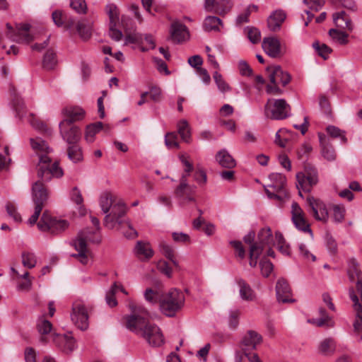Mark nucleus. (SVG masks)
Masks as SVG:
<instances>
[{"label": "nucleus", "instance_id": "obj_44", "mask_svg": "<svg viewBox=\"0 0 362 362\" xmlns=\"http://www.w3.org/2000/svg\"><path fill=\"white\" fill-rule=\"evenodd\" d=\"M21 259L23 265L29 269L34 268L37 264L36 256L31 252H23L21 254Z\"/></svg>", "mask_w": 362, "mask_h": 362}, {"label": "nucleus", "instance_id": "obj_6", "mask_svg": "<svg viewBox=\"0 0 362 362\" xmlns=\"http://www.w3.org/2000/svg\"><path fill=\"white\" fill-rule=\"evenodd\" d=\"M271 84L267 86V92L272 95H281L283 91L278 86L279 83L286 86L291 81V76L284 72L280 66H270L267 68Z\"/></svg>", "mask_w": 362, "mask_h": 362}, {"label": "nucleus", "instance_id": "obj_3", "mask_svg": "<svg viewBox=\"0 0 362 362\" xmlns=\"http://www.w3.org/2000/svg\"><path fill=\"white\" fill-rule=\"evenodd\" d=\"M100 206L106 216L104 218L105 227L112 229L123 223V217L127 212L124 203L110 192H104L100 197Z\"/></svg>", "mask_w": 362, "mask_h": 362}, {"label": "nucleus", "instance_id": "obj_64", "mask_svg": "<svg viewBox=\"0 0 362 362\" xmlns=\"http://www.w3.org/2000/svg\"><path fill=\"white\" fill-rule=\"evenodd\" d=\"M260 269L262 275L265 277L269 276L273 270V264L268 260H262L259 263Z\"/></svg>", "mask_w": 362, "mask_h": 362}, {"label": "nucleus", "instance_id": "obj_50", "mask_svg": "<svg viewBox=\"0 0 362 362\" xmlns=\"http://www.w3.org/2000/svg\"><path fill=\"white\" fill-rule=\"evenodd\" d=\"M313 48L317 52L319 56L322 57L324 59H327L329 57V54L332 52V49L324 43H320L318 41L313 42Z\"/></svg>", "mask_w": 362, "mask_h": 362}, {"label": "nucleus", "instance_id": "obj_36", "mask_svg": "<svg viewBox=\"0 0 362 362\" xmlns=\"http://www.w3.org/2000/svg\"><path fill=\"white\" fill-rule=\"evenodd\" d=\"M220 26H223V23L221 20L216 17L209 16H207L204 21L203 28L205 31L210 32L212 30L219 31Z\"/></svg>", "mask_w": 362, "mask_h": 362}, {"label": "nucleus", "instance_id": "obj_1", "mask_svg": "<svg viewBox=\"0 0 362 362\" xmlns=\"http://www.w3.org/2000/svg\"><path fill=\"white\" fill-rule=\"evenodd\" d=\"M130 314L124 317L125 327L144 339L152 347H159L164 343V337L160 327L150 321V313L143 305L130 303Z\"/></svg>", "mask_w": 362, "mask_h": 362}, {"label": "nucleus", "instance_id": "obj_12", "mask_svg": "<svg viewBox=\"0 0 362 362\" xmlns=\"http://www.w3.org/2000/svg\"><path fill=\"white\" fill-rule=\"evenodd\" d=\"M6 37L13 42L28 43L33 40V37L29 33L30 25L28 23L17 25L16 30L9 23H6Z\"/></svg>", "mask_w": 362, "mask_h": 362}, {"label": "nucleus", "instance_id": "obj_23", "mask_svg": "<svg viewBox=\"0 0 362 362\" xmlns=\"http://www.w3.org/2000/svg\"><path fill=\"white\" fill-rule=\"evenodd\" d=\"M60 134L64 140L69 144H76L81 138V131L79 128L71 124H66L64 126H59Z\"/></svg>", "mask_w": 362, "mask_h": 362}, {"label": "nucleus", "instance_id": "obj_17", "mask_svg": "<svg viewBox=\"0 0 362 362\" xmlns=\"http://www.w3.org/2000/svg\"><path fill=\"white\" fill-rule=\"evenodd\" d=\"M292 221L296 227L303 232H308L313 236L310 224L306 221L305 214L297 202H293L291 206Z\"/></svg>", "mask_w": 362, "mask_h": 362}, {"label": "nucleus", "instance_id": "obj_47", "mask_svg": "<svg viewBox=\"0 0 362 362\" xmlns=\"http://www.w3.org/2000/svg\"><path fill=\"white\" fill-rule=\"evenodd\" d=\"M263 251V248L262 246L258 245L257 244H253L250 246V265L252 267H255L257 266V259Z\"/></svg>", "mask_w": 362, "mask_h": 362}, {"label": "nucleus", "instance_id": "obj_24", "mask_svg": "<svg viewBox=\"0 0 362 362\" xmlns=\"http://www.w3.org/2000/svg\"><path fill=\"white\" fill-rule=\"evenodd\" d=\"M264 51L271 57L276 58L281 54V45L279 40L274 37H264L262 41Z\"/></svg>", "mask_w": 362, "mask_h": 362}, {"label": "nucleus", "instance_id": "obj_26", "mask_svg": "<svg viewBox=\"0 0 362 362\" xmlns=\"http://www.w3.org/2000/svg\"><path fill=\"white\" fill-rule=\"evenodd\" d=\"M286 17V13L282 10L274 11L267 18L268 28L272 32L279 31Z\"/></svg>", "mask_w": 362, "mask_h": 362}, {"label": "nucleus", "instance_id": "obj_60", "mask_svg": "<svg viewBox=\"0 0 362 362\" xmlns=\"http://www.w3.org/2000/svg\"><path fill=\"white\" fill-rule=\"evenodd\" d=\"M325 240L327 250L332 255H335L337 252V244L336 240L329 233H327L325 235Z\"/></svg>", "mask_w": 362, "mask_h": 362}, {"label": "nucleus", "instance_id": "obj_38", "mask_svg": "<svg viewBox=\"0 0 362 362\" xmlns=\"http://www.w3.org/2000/svg\"><path fill=\"white\" fill-rule=\"evenodd\" d=\"M329 35L334 42L340 45H345L349 42V34L338 29H330L329 30Z\"/></svg>", "mask_w": 362, "mask_h": 362}, {"label": "nucleus", "instance_id": "obj_51", "mask_svg": "<svg viewBox=\"0 0 362 362\" xmlns=\"http://www.w3.org/2000/svg\"><path fill=\"white\" fill-rule=\"evenodd\" d=\"M160 249L162 254L170 260L175 266H177V262L175 259V252L173 248L165 243L163 242L160 244Z\"/></svg>", "mask_w": 362, "mask_h": 362}, {"label": "nucleus", "instance_id": "obj_19", "mask_svg": "<svg viewBox=\"0 0 362 362\" xmlns=\"http://www.w3.org/2000/svg\"><path fill=\"white\" fill-rule=\"evenodd\" d=\"M276 294L278 302L287 303H293L295 299L292 298V292L288 281L281 278L279 279L276 285Z\"/></svg>", "mask_w": 362, "mask_h": 362}, {"label": "nucleus", "instance_id": "obj_13", "mask_svg": "<svg viewBox=\"0 0 362 362\" xmlns=\"http://www.w3.org/2000/svg\"><path fill=\"white\" fill-rule=\"evenodd\" d=\"M71 318L74 325L81 330H86L88 327V315L85 305L81 303H75L73 305Z\"/></svg>", "mask_w": 362, "mask_h": 362}, {"label": "nucleus", "instance_id": "obj_55", "mask_svg": "<svg viewBox=\"0 0 362 362\" xmlns=\"http://www.w3.org/2000/svg\"><path fill=\"white\" fill-rule=\"evenodd\" d=\"M37 329L40 334L46 335L51 332L52 325L49 320L40 318L37 321Z\"/></svg>", "mask_w": 362, "mask_h": 362}, {"label": "nucleus", "instance_id": "obj_5", "mask_svg": "<svg viewBox=\"0 0 362 362\" xmlns=\"http://www.w3.org/2000/svg\"><path fill=\"white\" fill-rule=\"evenodd\" d=\"M88 241L99 243L101 241V238L95 233H94V237H92L90 231L88 229H86L80 231L76 238L73 241V246L78 251V253L71 255V257L78 259L84 265L88 264L90 255L87 245Z\"/></svg>", "mask_w": 362, "mask_h": 362}, {"label": "nucleus", "instance_id": "obj_15", "mask_svg": "<svg viewBox=\"0 0 362 362\" xmlns=\"http://www.w3.org/2000/svg\"><path fill=\"white\" fill-rule=\"evenodd\" d=\"M306 202L309 207L308 211L313 214L316 220L323 222L327 221L329 217L328 211L325 204L321 200L308 196Z\"/></svg>", "mask_w": 362, "mask_h": 362}, {"label": "nucleus", "instance_id": "obj_45", "mask_svg": "<svg viewBox=\"0 0 362 362\" xmlns=\"http://www.w3.org/2000/svg\"><path fill=\"white\" fill-rule=\"evenodd\" d=\"M12 103L16 116L19 119H23L26 115V109L23 99L18 96H15Z\"/></svg>", "mask_w": 362, "mask_h": 362}, {"label": "nucleus", "instance_id": "obj_28", "mask_svg": "<svg viewBox=\"0 0 362 362\" xmlns=\"http://www.w3.org/2000/svg\"><path fill=\"white\" fill-rule=\"evenodd\" d=\"M332 17L334 24L339 28L347 30L349 31L353 30L351 20L344 11H340L334 13Z\"/></svg>", "mask_w": 362, "mask_h": 362}, {"label": "nucleus", "instance_id": "obj_48", "mask_svg": "<svg viewBox=\"0 0 362 362\" xmlns=\"http://www.w3.org/2000/svg\"><path fill=\"white\" fill-rule=\"evenodd\" d=\"M245 33L252 44H257L260 41L261 33L258 28L247 26L245 28Z\"/></svg>", "mask_w": 362, "mask_h": 362}, {"label": "nucleus", "instance_id": "obj_59", "mask_svg": "<svg viewBox=\"0 0 362 362\" xmlns=\"http://www.w3.org/2000/svg\"><path fill=\"white\" fill-rule=\"evenodd\" d=\"M288 133H290L289 130L284 129V128L280 129L276 133L275 141H274L275 144L279 145L281 147H285L288 139L284 138V137L283 139H281V136H284L286 134H288Z\"/></svg>", "mask_w": 362, "mask_h": 362}, {"label": "nucleus", "instance_id": "obj_56", "mask_svg": "<svg viewBox=\"0 0 362 362\" xmlns=\"http://www.w3.org/2000/svg\"><path fill=\"white\" fill-rule=\"evenodd\" d=\"M213 78L220 91L225 93L230 90L229 85L224 81L221 74L218 71L214 73Z\"/></svg>", "mask_w": 362, "mask_h": 362}, {"label": "nucleus", "instance_id": "obj_4", "mask_svg": "<svg viewBox=\"0 0 362 362\" xmlns=\"http://www.w3.org/2000/svg\"><path fill=\"white\" fill-rule=\"evenodd\" d=\"M185 301L184 293L180 290L172 288L164 293L160 298V311L168 317H174L182 308Z\"/></svg>", "mask_w": 362, "mask_h": 362}, {"label": "nucleus", "instance_id": "obj_58", "mask_svg": "<svg viewBox=\"0 0 362 362\" xmlns=\"http://www.w3.org/2000/svg\"><path fill=\"white\" fill-rule=\"evenodd\" d=\"M310 322L316 325L317 327H332L334 326V321L332 320L331 317H320L312 319L309 320Z\"/></svg>", "mask_w": 362, "mask_h": 362}, {"label": "nucleus", "instance_id": "obj_8", "mask_svg": "<svg viewBox=\"0 0 362 362\" xmlns=\"http://www.w3.org/2000/svg\"><path fill=\"white\" fill-rule=\"evenodd\" d=\"M33 200L35 203V211L28 219L30 225L35 224L48 199V192L44 183L41 180L35 182L32 187Z\"/></svg>", "mask_w": 362, "mask_h": 362}, {"label": "nucleus", "instance_id": "obj_42", "mask_svg": "<svg viewBox=\"0 0 362 362\" xmlns=\"http://www.w3.org/2000/svg\"><path fill=\"white\" fill-rule=\"evenodd\" d=\"M28 122L30 123V124L37 130L40 131V132L43 133L46 136H51L52 135V129L44 122L41 121L36 120L34 118V116L33 114H30L29 115Z\"/></svg>", "mask_w": 362, "mask_h": 362}, {"label": "nucleus", "instance_id": "obj_52", "mask_svg": "<svg viewBox=\"0 0 362 362\" xmlns=\"http://www.w3.org/2000/svg\"><path fill=\"white\" fill-rule=\"evenodd\" d=\"M165 144L168 148H179L177 133L175 132H168L165 136Z\"/></svg>", "mask_w": 362, "mask_h": 362}, {"label": "nucleus", "instance_id": "obj_21", "mask_svg": "<svg viewBox=\"0 0 362 362\" xmlns=\"http://www.w3.org/2000/svg\"><path fill=\"white\" fill-rule=\"evenodd\" d=\"M262 338L260 334L253 330H250L243 337L241 344L240 349H242L246 356H248L250 351L256 349L257 344H260Z\"/></svg>", "mask_w": 362, "mask_h": 362}, {"label": "nucleus", "instance_id": "obj_43", "mask_svg": "<svg viewBox=\"0 0 362 362\" xmlns=\"http://www.w3.org/2000/svg\"><path fill=\"white\" fill-rule=\"evenodd\" d=\"M105 12L109 16L110 24L117 25L119 22V11L117 6L114 4H108L105 6Z\"/></svg>", "mask_w": 362, "mask_h": 362}, {"label": "nucleus", "instance_id": "obj_31", "mask_svg": "<svg viewBox=\"0 0 362 362\" xmlns=\"http://www.w3.org/2000/svg\"><path fill=\"white\" fill-rule=\"evenodd\" d=\"M319 139L321 146L322 156L328 161H333L336 159V153L332 146L326 143L325 136L319 134Z\"/></svg>", "mask_w": 362, "mask_h": 362}, {"label": "nucleus", "instance_id": "obj_61", "mask_svg": "<svg viewBox=\"0 0 362 362\" xmlns=\"http://www.w3.org/2000/svg\"><path fill=\"white\" fill-rule=\"evenodd\" d=\"M6 210L7 211L8 215L13 218V221L16 222L21 221V216L18 213L16 207L15 205L11 202H8L6 205Z\"/></svg>", "mask_w": 362, "mask_h": 362}, {"label": "nucleus", "instance_id": "obj_30", "mask_svg": "<svg viewBox=\"0 0 362 362\" xmlns=\"http://www.w3.org/2000/svg\"><path fill=\"white\" fill-rule=\"evenodd\" d=\"M216 160L220 165L226 168H233L236 165L235 159L226 149H222L216 153Z\"/></svg>", "mask_w": 362, "mask_h": 362}, {"label": "nucleus", "instance_id": "obj_16", "mask_svg": "<svg viewBox=\"0 0 362 362\" xmlns=\"http://www.w3.org/2000/svg\"><path fill=\"white\" fill-rule=\"evenodd\" d=\"M233 6L232 0H205L204 8L206 11L225 16L230 11Z\"/></svg>", "mask_w": 362, "mask_h": 362}, {"label": "nucleus", "instance_id": "obj_37", "mask_svg": "<svg viewBox=\"0 0 362 362\" xmlns=\"http://www.w3.org/2000/svg\"><path fill=\"white\" fill-rule=\"evenodd\" d=\"M177 133L180 134L182 140L186 143H189L191 139V130L188 122L186 119H181L177 124Z\"/></svg>", "mask_w": 362, "mask_h": 362}, {"label": "nucleus", "instance_id": "obj_20", "mask_svg": "<svg viewBox=\"0 0 362 362\" xmlns=\"http://www.w3.org/2000/svg\"><path fill=\"white\" fill-rule=\"evenodd\" d=\"M170 38L174 43H181L189 38L187 26L180 22H173L170 28Z\"/></svg>", "mask_w": 362, "mask_h": 362}, {"label": "nucleus", "instance_id": "obj_33", "mask_svg": "<svg viewBox=\"0 0 362 362\" xmlns=\"http://www.w3.org/2000/svg\"><path fill=\"white\" fill-rule=\"evenodd\" d=\"M318 351L324 356L332 355L336 349V343L332 338H326L321 341L318 345Z\"/></svg>", "mask_w": 362, "mask_h": 362}, {"label": "nucleus", "instance_id": "obj_53", "mask_svg": "<svg viewBox=\"0 0 362 362\" xmlns=\"http://www.w3.org/2000/svg\"><path fill=\"white\" fill-rule=\"evenodd\" d=\"M326 131L331 137L340 138L342 143H346L347 139L345 136V132L341 130L339 128L333 125H329L327 127Z\"/></svg>", "mask_w": 362, "mask_h": 362}, {"label": "nucleus", "instance_id": "obj_54", "mask_svg": "<svg viewBox=\"0 0 362 362\" xmlns=\"http://www.w3.org/2000/svg\"><path fill=\"white\" fill-rule=\"evenodd\" d=\"M194 180L201 186L204 185L207 182V175L204 169L200 166L197 165L195 171L193 174Z\"/></svg>", "mask_w": 362, "mask_h": 362}, {"label": "nucleus", "instance_id": "obj_25", "mask_svg": "<svg viewBox=\"0 0 362 362\" xmlns=\"http://www.w3.org/2000/svg\"><path fill=\"white\" fill-rule=\"evenodd\" d=\"M163 293L162 284H156L152 288H147L144 293V296L148 303L152 305L159 303L160 305V298H163Z\"/></svg>", "mask_w": 362, "mask_h": 362}, {"label": "nucleus", "instance_id": "obj_49", "mask_svg": "<svg viewBox=\"0 0 362 362\" xmlns=\"http://www.w3.org/2000/svg\"><path fill=\"white\" fill-rule=\"evenodd\" d=\"M348 274L351 280H354L355 278L360 280L361 270L359 265L355 259H351L349 262Z\"/></svg>", "mask_w": 362, "mask_h": 362}, {"label": "nucleus", "instance_id": "obj_9", "mask_svg": "<svg viewBox=\"0 0 362 362\" xmlns=\"http://www.w3.org/2000/svg\"><path fill=\"white\" fill-rule=\"evenodd\" d=\"M267 117L284 119L291 116V106L284 99H269L264 106Z\"/></svg>", "mask_w": 362, "mask_h": 362}, {"label": "nucleus", "instance_id": "obj_10", "mask_svg": "<svg viewBox=\"0 0 362 362\" xmlns=\"http://www.w3.org/2000/svg\"><path fill=\"white\" fill-rule=\"evenodd\" d=\"M69 226V223L65 220H57L52 218L47 211H45L37 223V227L41 231H48L52 234H59L65 230Z\"/></svg>", "mask_w": 362, "mask_h": 362}, {"label": "nucleus", "instance_id": "obj_2", "mask_svg": "<svg viewBox=\"0 0 362 362\" xmlns=\"http://www.w3.org/2000/svg\"><path fill=\"white\" fill-rule=\"evenodd\" d=\"M30 144L33 150L39 157L37 164V176L43 182H49L52 177L59 178L63 176V170L59 167V162L52 163L49 154L52 149L47 143L40 137L30 138Z\"/></svg>", "mask_w": 362, "mask_h": 362}, {"label": "nucleus", "instance_id": "obj_29", "mask_svg": "<svg viewBox=\"0 0 362 362\" xmlns=\"http://www.w3.org/2000/svg\"><path fill=\"white\" fill-rule=\"evenodd\" d=\"M236 283L239 286L240 298L247 301H253L256 299V293L251 286L243 279H237Z\"/></svg>", "mask_w": 362, "mask_h": 362}, {"label": "nucleus", "instance_id": "obj_18", "mask_svg": "<svg viewBox=\"0 0 362 362\" xmlns=\"http://www.w3.org/2000/svg\"><path fill=\"white\" fill-rule=\"evenodd\" d=\"M195 190V185H189L188 183V179L185 178V177H181L180 179V184L175 189V194L183 202H194Z\"/></svg>", "mask_w": 362, "mask_h": 362}, {"label": "nucleus", "instance_id": "obj_22", "mask_svg": "<svg viewBox=\"0 0 362 362\" xmlns=\"http://www.w3.org/2000/svg\"><path fill=\"white\" fill-rule=\"evenodd\" d=\"M65 118L59 123V126L71 124L74 122L81 120L85 111L80 107H67L63 110Z\"/></svg>", "mask_w": 362, "mask_h": 362}, {"label": "nucleus", "instance_id": "obj_63", "mask_svg": "<svg viewBox=\"0 0 362 362\" xmlns=\"http://www.w3.org/2000/svg\"><path fill=\"white\" fill-rule=\"evenodd\" d=\"M345 209L339 205L333 206V217L336 222H341L344 218Z\"/></svg>", "mask_w": 362, "mask_h": 362}, {"label": "nucleus", "instance_id": "obj_27", "mask_svg": "<svg viewBox=\"0 0 362 362\" xmlns=\"http://www.w3.org/2000/svg\"><path fill=\"white\" fill-rule=\"evenodd\" d=\"M134 254L141 261H146L153 257V250L148 243L138 241L134 247Z\"/></svg>", "mask_w": 362, "mask_h": 362}, {"label": "nucleus", "instance_id": "obj_41", "mask_svg": "<svg viewBox=\"0 0 362 362\" xmlns=\"http://www.w3.org/2000/svg\"><path fill=\"white\" fill-rule=\"evenodd\" d=\"M103 126L101 122H97L87 126L85 135L86 140L92 143L94 141L95 135L103 129Z\"/></svg>", "mask_w": 362, "mask_h": 362}, {"label": "nucleus", "instance_id": "obj_40", "mask_svg": "<svg viewBox=\"0 0 362 362\" xmlns=\"http://www.w3.org/2000/svg\"><path fill=\"white\" fill-rule=\"evenodd\" d=\"M59 339L62 344V345H59V346L64 353L69 354L75 349L76 342L71 336H59Z\"/></svg>", "mask_w": 362, "mask_h": 362}, {"label": "nucleus", "instance_id": "obj_57", "mask_svg": "<svg viewBox=\"0 0 362 362\" xmlns=\"http://www.w3.org/2000/svg\"><path fill=\"white\" fill-rule=\"evenodd\" d=\"M70 6L78 13L84 14L87 11V5L85 0H71Z\"/></svg>", "mask_w": 362, "mask_h": 362}, {"label": "nucleus", "instance_id": "obj_14", "mask_svg": "<svg viewBox=\"0 0 362 362\" xmlns=\"http://www.w3.org/2000/svg\"><path fill=\"white\" fill-rule=\"evenodd\" d=\"M349 297L354 303V309L356 312L355 320L353 323L354 334L358 337V341H362V303H359L358 298L353 289L349 291Z\"/></svg>", "mask_w": 362, "mask_h": 362}, {"label": "nucleus", "instance_id": "obj_11", "mask_svg": "<svg viewBox=\"0 0 362 362\" xmlns=\"http://www.w3.org/2000/svg\"><path fill=\"white\" fill-rule=\"evenodd\" d=\"M296 179V186L299 190V194L302 196L300 190L309 192L318 182L317 171L313 168H305L304 172L297 173Z\"/></svg>", "mask_w": 362, "mask_h": 362}, {"label": "nucleus", "instance_id": "obj_35", "mask_svg": "<svg viewBox=\"0 0 362 362\" xmlns=\"http://www.w3.org/2000/svg\"><path fill=\"white\" fill-rule=\"evenodd\" d=\"M57 64V54L52 49L46 51L42 59V67L46 70H52Z\"/></svg>", "mask_w": 362, "mask_h": 362}, {"label": "nucleus", "instance_id": "obj_39", "mask_svg": "<svg viewBox=\"0 0 362 362\" xmlns=\"http://www.w3.org/2000/svg\"><path fill=\"white\" fill-rule=\"evenodd\" d=\"M67 155L73 163H76L83 160L82 150L77 144H69L67 148Z\"/></svg>", "mask_w": 362, "mask_h": 362}, {"label": "nucleus", "instance_id": "obj_7", "mask_svg": "<svg viewBox=\"0 0 362 362\" xmlns=\"http://www.w3.org/2000/svg\"><path fill=\"white\" fill-rule=\"evenodd\" d=\"M271 184L265 188V193L269 199H274L279 202H284L288 194L286 189V177L281 173H272L269 175Z\"/></svg>", "mask_w": 362, "mask_h": 362}, {"label": "nucleus", "instance_id": "obj_34", "mask_svg": "<svg viewBox=\"0 0 362 362\" xmlns=\"http://www.w3.org/2000/svg\"><path fill=\"white\" fill-rule=\"evenodd\" d=\"M273 242L272 230L270 228L267 227L260 230L258 233V242L255 244L262 246L264 249L265 246L273 245Z\"/></svg>", "mask_w": 362, "mask_h": 362}, {"label": "nucleus", "instance_id": "obj_46", "mask_svg": "<svg viewBox=\"0 0 362 362\" xmlns=\"http://www.w3.org/2000/svg\"><path fill=\"white\" fill-rule=\"evenodd\" d=\"M180 160L182 163L184 169L181 177L188 179L190 176L191 173L194 170V166L189 159V156L185 154L180 155Z\"/></svg>", "mask_w": 362, "mask_h": 362}, {"label": "nucleus", "instance_id": "obj_32", "mask_svg": "<svg viewBox=\"0 0 362 362\" xmlns=\"http://www.w3.org/2000/svg\"><path fill=\"white\" fill-rule=\"evenodd\" d=\"M76 30L81 38L86 40L92 35L93 23L87 19H83L77 23Z\"/></svg>", "mask_w": 362, "mask_h": 362}, {"label": "nucleus", "instance_id": "obj_62", "mask_svg": "<svg viewBox=\"0 0 362 362\" xmlns=\"http://www.w3.org/2000/svg\"><path fill=\"white\" fill-rule=\"evenodd\" d=\"M117 289L116 283H114L112 286L110 291L106 295V302L110 307H115L117 304V301L115 297V292Z\"/></svg>", "mask_w": 362, "mask_h": 362}]
</instances>
